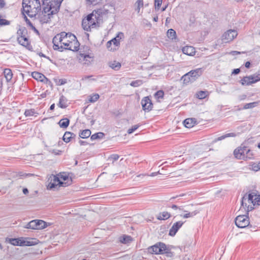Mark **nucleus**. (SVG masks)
Masks as SVG:
<instances>
[{
	"label": "nucleus",
	"mask_w": 260,
	"mask_h": 260,
	"mask_svg": "<svg viewBox=\"0 0 260 260\" xmlns=\"http://www.w3.org/2000/svg\"><path fill=\"white\" fill-rule=\"evenodd\" d=\"M52 42L53 49L60 51H62L63 49L77 51L80 46L75 35L66 32L56 35L53 38Z\"/></svg>",
	"instance_id": "nucleus-1"
},
{
	"label": "nucleus",
	"mask_w": 260,
	"mask_h": 260,
	"mask_svg": "<svg viewBox=\"0 0 260 260\" xmlns=\"http://www.w3.org/2000/svg\"><path fill=\"white\" fill-rule=\"evenodd\" d=\"M22 7L23 13L32 18L41 10V4L39 0H23Z\"/></svg>",
	"instance_id": "nucleus-2"
},
{
	"label": "nucleus",
	"mask_w": 260,
	"mask_h": 260,
	"mask_svg": "<svg viewBox=\"0 0 260 260\" xmlns=\"http://www.w3.org/2000/svg\"><path fill=\"white\" fill-rule=\"evenodd\" d=\"M98 15L97 12L94 11L83 19L82 23L83 28L88 31L91 30V28L95 27L98 23Z\"/></svg>",
	"instance_id": "nucleus-3"
},
{
	"label": "nucleus",
	"mask_w": 260,
	"mask_h": 260,
	"mask_svg": "<svg viewBox=\"0 0 260 260\" xmlns=\"http://www.w3.org/2000/svg\"><path fill=\"white\" fill-rule=\"evenodd\" d=\"M62 1V0H43V7L45 10L54 15L58 12Z\"/></svg>",
	"instance_id": "nucleus-4"
},
{
	"label": "nucleus",
	"mask_w": 260,
	"mask_h": 260,
	"mask_svg": "<svg viewBox=\"0 0 260 260\" xmlns=\"http://www.w3.org/2000/svg\"><path fill=\"white\" fill-rule=\"evenodd\" d=\"M50 182L49 183L47 188L49 189H53L56 187L57 186H67L69 184L60 180V179L55 175H52L50 177Z\"/></svg>",
	"instance_id": "nucleus-5"
},
{
	"label": "nucleus",
	"mask_w": 260,
	"mask_h": 260,
	"mask_svg": "<svg viewBox=\"0 0 260 260\" xmlns=\"http://www.w3.org/2000/svg\"><path fill=\"white\" fill-rule=\"evenodd\" d=\"M149 252L156 254H162L167 250L166 245L161 242H158L148 248Z\"/></svg>",
	"instance_id": "nucleus-6"
},
{
	"label": "nucleus",
	"mask_w": 260,
	"mask_h": 260,
	"mask_svg": "<svg viewBox=\"0 0 260 260\" xmlns=\"http://www.w3.org/2000/svg\"><path fill=\"white\" fill-rule=\"evenodd\" d=\"M238 32L236 30L229 29L223 33L221 37V40L224 43H229L236 38Z\"/></svg>",
	"instance_id": "nucleus-7"
},
{
	"label": "nucleus",
	"mask_w": 260,
	"mask_h": 260,
	"mask_svg": "<svg viewBox=\"0 0 260 260\" xmlns=\"http://www.w3.org/2000/svg\"><path fill=\"white\" fill-rule=\"evenodd\" d=\"M53 15L54 14L45 10L43 7V10L38 14L37 18L41 23H47L51 20Z\"/></svg>",
	"instance_id": "nucleus-8"
},
{
	"label": "nucleus",
	"mask_w": 260,
	"mask_h": 260,
	"mask_svg": "<svg viewBox=\"0 0 260 260\" xmlns=\"http://www.w3.org/2000/svg\"><path fill=\"white\" fill-rule=\"evenodd\" d=\"M235 222L238 228H244L249 224V218L246 215H239L235 218Z\"/></svg>",
	"instance_id": "nucleus-9"
},
{
	"label": "nucleus",
	"mask_w": 260,
	"mask_h": 260,
	"mask_svg": "<svg viewBox=\"0 0 260 260\" xmlns=\"http://www.w3.org/2000/svg\"><path fill=\"white\" fill-rule=\"evenodd\" d=\"M260 80V77L255 75L246 76L243 78L240 83L242 85L249 86L252 84L255 83Z\"/></svg>",
	"instance_id": "nucleus-10"
},
{
	"label": "nucleus",
	"mask_w": 260,
	"mask_h": 260,
	"mask_svg": "<svg viewBox=\"0 0 260 260\" xmlns=\"http://www.w3.org/2000/svg\"><path fill=\"white\" fill-rule=\"evenodd\" d=\"M247 148V147L244 146L238 147L234 151V156L237 159L245 160V154Z\"/></svg>",
	"instance_id": "nucleus-11"
},
{
	"label": "nucleus",
	"mask_w": 260,
	"mask_h": 260,
	"mask_svg": "<svg viewBox=\"0 0 260 260\" xmlns=\"http://www.w3.org/2000/svg\"><path fill=\"white\" fill-rule=\"evenodd\" d=\"M25 30L19 29L17 31V34L19 36L17 37V41L18 43L24 47H27L29 45V41L27 38L24 35L25 32Z\"/></svg>",
	"instance_id": "nucleus-12"
},
{
	"label": "nucleus",
	"mask_w": 260,
	"mask_h": 260,
	"mask_svg": "<svg viewBox=\"0 0 260 260\" xmlns=\"http://www.w3.org/2000/svg\"><path fill=\"white\" fill-rule=\"evenodd\" d=\"M32 230H42L47 226V223L42 220H31Z\"/></svg>",
	"instance_id": "nucleus-13"
},
{
	"label": "nucleus",
	"mask_w": 260,
	"mask_h": 260,
	"mask_svg": "<svg viewBox=\"0 0 260 260\" xmlns=\"http://www.w3.org/2000/svg\"><path fill=\"white\" fill-rule=\"evenodd\" d=\"M141 105L143 110L145 112H149L152 109L153 104L150 99H142Z\"/></svg>",
	"instance_id": "nucleus-14"
},
{
	"label": "nucleus",
	"mask_w": 260,
	"mask_h": 260,
	"mask_svg": "<svg viewBox=\"0 0 260 260\" xmlns=\"http://www.w3.org/2000/svg\"><path fill=\"white\" fill-rule=\"evenodd\" d=\"M183 223L184 222L181 221H179L174 223L169 231V235L172 237L174 236L179 229L182 226Z\"/></svg>",
	"instance_id": "nucleus-15"
},
{
	"label": "nucleus",
	"mask_w": 260,
	"mask_h": 260,
	"mask_svg": "<svg viewBox=\"0 0 260 260\" xmlns=\"http://www.w3.org/2000/svg\"><path fill=\"white\" fill-rule=\"evenodd\" d=\"M78 58L81 63L86 66H88L93 60V57L92 56L84 54H80Z\"/></svg>",
	"instance_id": "nucleus-16"
},
{
	"label": "nucleus",
	"mask_w": 260,
	"mask_h": 260,
	"mask_svg": "<svg viewBox=\"0 0 260 260\" xmlns=\"http://www.w3.org/2000/svg\"><path fill=\"white\" fill-rule=\"evenodd\" d=\"M197 124V121L194 118H190L185 119L183 121L184 125L187 128L192 127Z\"/></svg>",
	"instance_id": "nucleus-17"
},
{
	"label": "nucleus",
	"mask_w": 260,
	"mask_h": 260,
	"mask_svg": "<svg viewBox=\"0 0 260 260\" xmlns=\"http://www.w3.org/2000/svg\"><path fill=\"white\" fill-rule=\"evenodd\" d=\"M202 69L201 68H198L194 70H191L188 73L191 78L193 79V81H195L197 78L200 77L202 74Z\"/></svg>",
	"instance_id": "nucleus-18"
},
{
	"label": "nucleus",
	"mask_w": 260,
	"mask_h": 260,
	"mask_svg": "<svg viewBox=\"0 0 260 260\" xmlns=\"http://www.w3.org/2000/svg\"><path fill=\"white\" fill-rule=\"evenodd\" d=\"M31 76L36 80L41 82H45V81L47 80V78H46V77L43 74L39 72H32L31 73Z\"/></svg>",
	"instance_id": "nucleus-19"
},
{
	"label": "nucleus",
	"mask_w": 260,
	"mask_h": 260,
	"mask_svg": "<svg viewBox=\"0 0 260 260\" xmlns=\"http://www.w3.org/2000/svg\"><path fill=\"white\" fill-rule=\"evenodd\" d=\"M256 194L254 193H250L248 194H245L242 199V205L244 204V201H247L249 204L254 203V199H253V197H255Z\"/></svg>",
	"instance_id": "nucleus-20"
},
{
	"label": "nucleus",
	"mask_w": 260,
	"mask_h": 260,
	"mask_svg": "<svg viewBox=\"0 0 260 260\" xmlns=\"http://www.w3.org/2000/svg\"><path fill=\"white\" fill-rule=\"evenodd\" d=\"M182 52L184 54L189 56H193L195 54V49L192 46H185L182 48Z\"/></svg>",
	"instance_id": "nucleus-21"
},
{
	"label": "nucleus",
	"mask_w": 260,
	"mask_h": 260,
	"mask_svg": "<svg viewBox=\"0 0 260 260\" xmlns=\"http://www.w3.org/2000/svg\"><path fill=\"white\" fill-rule=\"evenodd\" d=\"M124 39V34L121 32H119L116 36L112 39V41L115 42L114 44L115 46H120V41Z\"/></svg>",
	"instance_id": "nucleus-22"
},
{
	"label": "nucleus",
	"mask_w": 260,
	"mask_h": 260,
	"mask_svg": "<svg viewBox=\"0 0 260 260\" xmlns=\"http://www.w3.org/2000/svg\"><path fill=\"white\" fill-rule=\"evenodd\" d=\"M20 242H19V244H20V246H32V245H34L36 244V242H34L32 241H28V240H26L25 238H20Z\"/></svg>",
	"instance_id": "nucleus-23"
},
{
	"label": "nucleus",
	"mask_w": 260,
	"mask_h": 260,
	"mask_svg": "<svg viewBox=\"0 0 260 260\" xmlns=\"http://www.w3.org/2000/svg\"><path fill=\"white\" fill-rule=\"evenodd\" d=\"M75 136L76 135L74 133L70 132H65L62 137V139L66 143H68L71 140L72 138L75 137Z\"/></svg>",
	"instance_id": "nucleus-24"
},
{
	"label": "nucleus",
	"mask_w": 260,
	"mask_h": 260,
	"mask_svg": "<svg viewBox=\"0 0 260 260\" xmlns=\"http://www.w3.org/2000/svg\"><path fill=\"white\" fill-rule=\"evenodd\" d=\"M210 95V92L208 90H200L197 91L194 96L195 98H207Z\"/></svg>",
	"instance_id": "nucleus-25"
},
{
	"label": "nucleus",
	"mask_w": 260,
	"mask_h": 260,
	"mask_svg": "<svg viewBox=\"0 0 260 260\" xmlns=\"http://www.w3.org/2000/svg\"><path fill=\"white\" fill-rule=\"evenodd\" d=\"M114 42H113L112 39L107 43L106 46L109 51L113 52L117 50L119 48V46H115Z\"/></svg>",
	"instance_id": "nucleus-26"
},
{
	"label": "nucleus",
	"mask_w": 260,
	"mask_h": 260,
	"mask_svg": "<svg viewBox=\"0 0 260 260\" xmlns=\"http://www.w3.org/2000/svg\"><path fill=\"white\" fill-rule=\"evenodd\" d=\"M181 80L183 81V84L186 85L194 81L193 79L191 78L190 75H189L188 73L182 77Z\"/></svg>",
	"instance_id": "nucleus-27"
},
{
	"label": "nucleus",
	"mask_w": 260,
	"mask_h": 260,
	"mask_svg": "<svg viewBox=\"0 0 260 260\" xmlns=\"http://www.w3.org/2000/svg\"><path fill=\"white\" fill-rule=\"evenodd\" d=\"M119 241L123 244H128L132 241V238L130 236L123 235L119 238Z\"/></svg>",
	"instance_id": "nucleus-28"
},
{
	"label": "nucleus",
	"mask_w": 260,
	"mask_h": 260,
	"mask_svg": "<svg viewBox=\"0 0 260 260\" xmlns=\"http://www.w3.org/2000/svg\"><path fill=\"white\" fill-rule=\"evenodd\" d=\"M58 124L61 128H66L70 124V120L68 118H63L59 120Z\"/></svg>",
	"instance_id": "nucleus-29"
},
{
	"label": "nucleus",
	"mask_w": 260,
	"mask_h": 260,
	"mask_svg": "<svg viewBox=\"0 0 260 260\" xmlns=\"http://www.w3.org/2000/svg\"><path fill=\"white\" fill-rule=\"evenodd\" d=\"M236 134L235 133H231L226 134L222 135V136H220L219 137H218L217 138L215 139L213 141V143H216L217 141L223 140V139H225L226 138L230 137H236Z\"/></svg>",
	"instance_id": "nucleus-30"
},
{
	"label": "nucleus",
	"mask_w": 260,
	"mask_h": 260,
	"mask_svg": "<svg viewBox=\"0 0 260 260\" xmlns=\"http://www.w3.org/2000/svg\"><path fill=\"white\" fill-rule=\"evenodd\" d=\"M258 105V102H254L252 103H247L244 105L243 108H239L238 110L251 109L256 107Z\"/></svg>",
	"instance_id": "nucleus-31"
},
{
	"label": "nucleus",
	"mask_w": 260,
	"mask_h": 260,
	"mask_svg": "<svg viewBox=\"0 0 260 260\" xmlns=\"http://www.w3.org/2000/svg\"><path fill=\"white\" fill-rule=\"evenodd\" d=\"M4 76L7 81H10L13 77L12 71L9 69H6L4 71Z\"/></svg>",
	"instance_id": "nucleus-32"
},
{
	"label": "nucleus",
	"mask_w": 260,
	"mask_h": 260,
	"mask_svg": "<svg viewBox=\"0 0 260 260\" xmlns=\"http://www.w3.org/2000/svg\"><path fill=\"white\" fill-rule=\"evenodd\" d=\"M24 114L26 117L31 116H37L39 114V113L36 112L34 109H30L25 110Z\"/></svg>",
	"instance_id": "nucleus-33"
},
{
	"label": "nucleus",
	"mask_w": 260,
	"mask_h": 260,
	"mask_svg": "<svg viewBox=\"0 0 260 260\" xmlns=\"http://www.w3.org/2000/svg\"><path fill=\"white\" fill-rule=\"evenodd\" d=\"M91 135V131L88 129L83 130L80 134L79 136L82 139L87 138Z\"/></svg>",
	"instance_id": "nucleus-34"
},
{
	"label": "nucleus",
	"mask_w": 260,
	"mask_h": 260,
	"mask_svg": "<svg viewBox=\"0 0 260 260\" xmlns=\"http://www.w3.org/2000/svg\"><path fill=\"white\" fill-rule=\"evenodd\" d=\"M170 214L168 212H163L160 213V215L157 217L158 220H166L169 218Z\"/></svg>",
	"instance_id": "nucleus-35"
},
{
	"label": "nucleus",
	"mask_w": 260,
	"mask_h": 260,
	"mask_svg": "<svg viewBox=\"0 0 260 260\" xmlns=\"http://www.w3.org/2000/svg\"><path fill=\"white\" fill-rule=\"evenodd\" d=\"M105 136V134L102 132H99L95 134H93L91 137L90 139L91 140H95L96 139H102Z\"/></svg>",
	"instance_id": "nucleus-36"
},
{
	"label": "nucleus",
	"mask_w": 260,
	"mask_h": 260,
	"mask_svg": "<svg viewBox=\"0 0 260 260\" xmlns=\"http://www.w3.org/2000/svg\"><path fill=\"white\" fill-rule=\"evenodd\" d=\"M110 67L114 70L117 71L121 67V63L118 61H114L110 63Z\"/></svg>",
	"instance_id": "nucleus-37"
},
{
	"label": "nucleus",
	"mask_w": 260,
	"mask_h": 260,
	"mask_svg": "<svg viewBox=\"0 0 260 260\" xmlns=\"http://www.w3.org/2000/svg\"><path fill=\"white\" fill-rule=\"evenodd\" d=\"M57 105L61 108H66L68 106V104L66 99H59V102Z\"/></svg>",
	"instance_id": "nucleus-38"
},
{
	"label": "nucleus",
	"mask_w": 260,
	"mask_h": 260,
	"mask_svg": "<svg viewBox=\"0 0 260 260\" xmlns=\"http://www.w3.org/2000/svg\"><path fill=\"white\" fill-rule=\"evenodd\" d=\"M176 31L173 29H170L167 31V36L171 39H174L176 37Z\"/></svg>",
	"instance_id": "nucleus-39"
},
{
	"label": "nucleus",
	"mask_w": 260,
	"mask_h": 260,
	"mask_svg": "<svg viewBox=\"0 0 260 260\" xmlns=\"http://www.w3.org/2000/svg\"><path fill=\"white\" fill-rule=\"evenodd\" d=\"M198 213H199L198 211H194L191 212H188L187 213H186V214H184L183 215H181V216L182 217H183V218H188L193 217L194 216L197 215Z\"/></svg>",
	"instance_id": "nucleus-40"
},
{
	"label": "nucleus",
	"mask_w": 260,
	"mask_h": 260,
	"mask_svg": "<svg viewBox=\"0 0 260 260\" xmlns=\"http://www.w3.org/2000/svg\"><path fill=\"white\" fill-rule=\"evenodd\" d=\"M136 11L139 13L140 11L141 8L143 7V2L142 0H138L136 2Z\"/></svg>",
	"instance_id": "nucleus-41"
},
{
	"label": "nucleus",
	"mask_w": 260,
	"mask_h": 260,
	"mask_svg": "<svg viewBox=\"0 0 260 260\" xmlns=\"http://www.w3.org/2000/svg\"><path fill=\"white\" fill-rule=\"evenodd\" d=\"M20 238H11L9 239L10 243L14 246H20Z\"/></svg>",
	"instance_id": "nucleus-42"
},
{
	"label": "nucleus",
	"mask_w": 260,
	"mask_h": 260,
	"mask_svg": "<svg viewBox=\"0 0 260 260\" xmlns=\"http://www.w3.org/2000/svg\"><path fill=\"white\" fill-rule=\"evenodd\" d=\"M252 170L257 172L260 170V161L258 162H253L251 165Z\"/></svg>",
	"instance_id": "nucleus-43"
},
{
	"label": "nucleus",
	"mask_w": 260,
	"mask_h": 260,
	"mask_svg": "<svg viewBox=\"0 0 260 260\" xmlns=\"http://www.w3.org/2000/svg\"><path fill=\"white\" fill-rule=\"evenodd\" d=\"M245 155V160L247 159L253 158V153L252 151L248 148H247Z\"/></svg>",
	"instance_id": "nucleus-44"
},
{
	"label": "nucleus",
	"mask_w": 260,
	"mask_h": 260,
	"mask_svg": "<svg viewBox=\"0 0 260 260\" xmlns=\"http://www.w3.org/2000/svg\"><path fill=\"white\" fill-rule=\"evenodd\" d=\"M143 83L142 82V80H136V81H132L130 85L132 86H134V87H138V86H140L141 85H142Z\"/></svg>",
	"instance_id": "nucleus-45"
},
{
	"label": "nucleus",
	"mask_w": 260,
	"mask_h": 260,
	"mask_svg": "<svg viewBox=\"0 0 260 260\" xmlns=\"http://www.w3.org/2000/svg\"><path fill=\"white\" fill-rule=\"evenodd\" d=\"M140 126L139 124H136L133 125L131 128H129L127 130V133L128 134H132L134 131H135L138 127Z\"/></svg>",
	"instance_id": "nucleus-46"
},
{
	"label": "nucleus",
	"mask_w": 260,
	"mask_h": 260,
	"mask_svg": "<svg viewBox=\"0 0 260 260\" xmlns=\"http://www.w3.org/2000/svg\"><path fill=\"white\" fill-rule=\"evenodd\" d=\"M92 76H84L82 78L81 80L84 82L94 81V79L92 78Z\"/></svg>",
	"instance_id": "nucleus-47"
},
{
	"label": "nucleus",
	"mask_w": 260,
	"mask_h": 260,
	"mask_svg": "<svg viewBox=\"0 0 260 260\" xmlns=\"http://www.w3.org/2000/svg\"><path fill=\"white\" fill-rule=\"evenodd\" d=\"M119 158V155L117 154H113L110 155V156L109 157V159L112 160L113 161V162L117 160Z\"/></svg>",
	"instance_id": "nucleus-48"
},
{
	"label": "nucleus",
	"mask_w": 260,
	"mask_h": 260,
	"mask_svg": "<svg viewBox=\"0 0 260 260\" xmlns=\"http://www.w3.org/2000/svg\"><path fill=\"white\" fill-rule=\"evenodd\" d=\"M162 0H154L155 8L159 9L162 4Z\"/></svg>",
	"instance_id": "nucleus-49"
},
{
	"label": "nucleus",
	"mask_w": 260,
	"mask_h": 260,
	"mask_svg": "<svg viewBox=\"0 0 260 260\" xmlns=\"http://www.w3.org/2000/svg\"><path fill=\"white\" fill-rule=\"evenodd\" d=\"M164 95V92L162 90H160L154 94V96L155 98H163Z\"/></svg>",
	"instance_id": "nucleus-50"
},
{
	"label": "nucleus",
	"mask_w": 260,
	"mask_h": 260,
	"mask_svg": "<svg viewBox=\"0 0 260 260\" xmlns=\"http://www.w3.org/2000/svg\"><path fill=\"white\" fill-rule=\"evenodd\" d=\"M102 0H86V1L90 4H92V5H96L100 3H101V2L102 1Z\"/></svg>",
	"instance_id": "nucleus-51"
},
{
	"label": "nucleus",
	"mask_w": 260,
	"mask_h": 260,
	"mask_svg": "<svg viewBox=\"0 0 260 260\" xmlns=\"http://www.w3.org/2000/svg\"><path fill=\"white\" fill-rule=\"evenodd\" d=\"M164 253H166V255L168 257H171L173 256V253L170 251V250L167 248V250H165Z\"/></svg>",
	"instance_id": "nucleus-52"
},
{
	"label": "nucleus",
	"mask_w": 260,
	"mask_h": 260,
	"mask_svg": "<svg viewBox=\"0 0 260 260\" xmlns=\"http://www.w3.org/2000/svg\"><path fill=\"white\" fill-rule=\"evenodd\" d=\"M257 204L260 205V195H258L257 196H255V198L254 199L253 205Z\"/></svg>",
	"instance_id": "nucleus-53"
},
{
	"label": "nucleus",
	"mask_w": 260,
	"mask_h": 260,
	"mask_svg": "<svg viewBox=\"0 0 260 260\" xmlns=\"http://www.w3.org/2000/svg\"><path fill=\"white\" fill-rule=\"evenodd\" d=\"M31 221H30V222H29L28 223H27L24 226V228H26V229H32V225L31 224Z\"/></svg>",
	"instance_id": "nucleus-54"
},
{
	"label": "nucleus",
	"mask_w": 260,
	"mask_h": 260,
	"mask_svg": "<svg viewBox=\"0 0 260 260\" xmlns=\"http://www.w3.org/2000/svg\"><path fill=\"white\" fill-rule=\"evenodd\" d=\"M8 24V23H7V21L5 19H2L1 16H0V25Z\"/></svg>",
	"instance_id": "nucleus-55"
},
{
	"label": "nucleus",
	"mask_w": 260,
	"mask_h": 260,
	"mask_svg": "<svg viewBox=\"0 0 260 260\" xmlns=\"http://www.w3.org/2000/svg\"><path fill=\"white\" fill-rule=\"evenodd\" d=\"M241 53V52H239V51H231V52H230L229 53L230 54H231L232 55H238V54H240Z\"/></svg>",
	"instance_id": "nucleus-56"
},
{
	"label": "nucleus",
	"mask_w": 260,
	"mask_h": 260,
	"mask_svg": "<svg viewBox=\"0 0 260 260\" xmlns=\"http://www.w3.org/2000/svg\"><path fill=\"white\" fill-rule=\"evenodd\" d=\"M253 209V207L252 206L248 205L247 207L246 208L245 210L247 211L248 213V212L251 211Z\"/></svg>",
	"instance_id": "nucleus-57"
},
{
	"label": "nucleus",
	"mask_w": 260,
	"mask_h": 260,
	"mask_svg": "<svg viewBox=\"0 0 260 260\" xmlns=\"http://www.w3.org/2000/svg\"><path fill=\"white\" fill-rule=\"evenodd\" d=\"M69 177L67 175H61L60 176V179H61L63 181H66L67 179H68Z\"/></svg>",
	"instance_id": "nucleus-58"
},
{
	"label": "nucleus",
	"mask_w": 260,
	"mask_h": 260,
	"mask_svg": "<svg viewBox=\"0 0 260 260\" xmlns=\"http://www.w3.org/2000/svg\"><path fill=\"white\" fill-rule=\"evenodd\" d=\"M99 99H88V102L87 103H94L97 101Z\"/></svg>",
	"instance_id": "nucleus-59"
},
{
	"label": "nucleus",
	"mask_w": 260,
	"mask_h": 260,
	"mask_svg": "<svg viewBox=\"0 0 260 260\" xmlns=\"http://www.w3.org/2000/svg\"><path fill=\"white\" fill-rule=\"evenodd\" d=\"M240 70L239 69H235L234 70L233 72H232V73L233 74H238V73H239Z\"/></svg>",
	"instance_id": "nucleus-60"
},
{
	"label": "nucleus",
	"mask_w": 260,
	"mask_h": 260,
	"mask_svg": "<svg viewBox=\"0 0 260 260\" xmlns=\"http://www.w3.org/2000/svg\"><path fill=\"white\" fill-rule=\"evenodd\" d=\"M5 5V2L4 0H0V8H2L4 7Z\"/></svg>",
	"instance_id": "nucleus-61"
},
{
	"label": "nucleus",
	"mask_w": 260,
	"mask_h": 260,
	"mask_svg": "<svg viewBox=\"0 0 260 260\" xmlns=\"http://www.w3.org/2000/svg\"><path fill=\"white\" fill-rule=\"evenodd\" d=\"M246 201H244V204L243 205H241V207L243 208L245 210L246 209V208L247 207V203L246 202Z\"/></svg>",
	"instance_id": "nucleus-62"
},
{
	"label": "nucleus",
	"mask_w": 260,
	"mask_h": 260,
	"mask_svg": "<svg viewBox=\"0 0 260 260\" xmlns=\"http://www.w3.org/2000/svg\"><path fill=\"white\" fill-rule=\"evenodd\" d=\"M171 208L173 209H181L180 207H178L177 205H173L172 206H171Z\"/></svg>",
	"instance_id": "nucleus-63"
},
{
	"label": "nucleus",
	"mask_w": 260,
	"mask_h": 260,
	"mask_svg": "<svg viewBox=\"0 0 260 260\" xmlns=\"http://www.w3.org/2000/svg\"><path fill=\"white\" fill-rule=\"evenodd\" d=\"M23 193L25 194H26L28 193V190L26 188H24L23 189Z\"/></svg>",
	"instance_id": "nucleus-64"
}]
</instances>
